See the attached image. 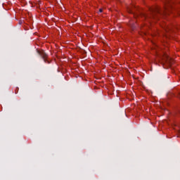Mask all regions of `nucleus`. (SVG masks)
Wrapping results in <instances>:
<instances>
[{
  "instance_id": "nucleus-1",
  "label": "nucleus",
  "mask_w": 180,
  "mask_h": 180,
  "mask_svg": "<svg viewBox=\"0 0 180 180\" xmlns=\"http://www.w3.org/2000/svg\"><path fill=\"white\" fill-rule=\"evenodd\" d=\"M180 0H166L165 6L161 9L158 6H155L149 9L150 14H141L143 19H146L148 22L151 20H157L160 16L163 15H168L172 11L179 12Z\"/></svg>"
},
{
  "instance_id": "nucleus-3",
  "label": "nucleus",
  "mask_w": 180,
  "mask_h": 180,
  "mask_svg": "<svg viewBox=\"0 0 180 180\" xmlns=\"http://www.w3.org/2000/svg\"><path fill=\"white\" fill-rule=\"evenodd\" d=\"M165 31L166 32V33H168L169 32H174V30H172V27L166 25L165 27Z\"/></svg>"
},
{
  "instance_id": "nucleus-5",
  "label": "nucleus",
  "mask_w": 180,
  "mask_h": 180,
  "mask_svg": "<svg viewBox=\"0 0 180 180\" xmlns=\"http://www.w3.org/2000/svg\"><path fill=\"white\" fill-rule=\"evenodd\" d=\"M102 12H103V10L102 8H100V9H99V13H102Z\"/></svg>"
},
{
  "instance_id": "nucleus-4",
  "label": "nucleus",
  "mask_w": 180,
  "mask_h": 180,
  "mask_svg": "<svg viewBox=\"0 0 180 180\" xmlns=\"http://www.w3.org/2000/svg\"><path fill=\"white\" fill-rule=\"evenodd\" d=\"M127 11H128L129 13H134V11H133V7L128 8Z\"/></svg>"
},
{
  "instance_id": "nucleus-2",
  "label": "nucleus",
  "mask_w": 180,
  "mask_h": 180,
  "mask_svg": "<svg viewBox=\"0 0 180 180\" xmlns=\"http://www.w3.org/2000/svg\"><path fill=\"white\" fill-rule=\"evenodd\" d=\"M37 53L39 56H41V58L44 60V63H46V64H50V62L49 61V60H47V58H49V55H47V53H46L44 51H37Z\"/></svg>"
}]
</instances>
